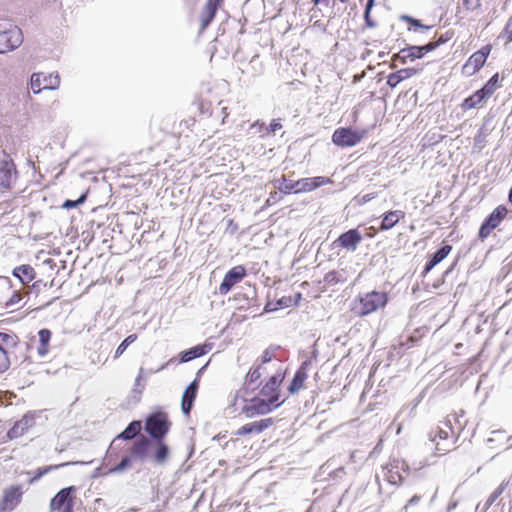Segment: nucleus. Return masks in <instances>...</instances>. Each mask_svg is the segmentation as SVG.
Here are the masks:
<instances>
[{"label":"nucleus","instance_id":"obj_1","mask_svg":"<svg viewBox=\"0 0 512 512\" xmlns=\"http://www.w3.org/2000/svg\"><path fill=\"white\" fill-rule=\"evenodd\" d=\"M171 423L165 412H154L146 420L144 429L149 437L141 435L123 456L119 463L107 468L103 475L121 474L133 467H143L150 463L154 466H165L170 459V448L163 441L170 430Z\"/></svg>","mask_w":512,"mask_h":512},{"label":"nucleus","instance_id":"obj_2","mask_svg":"<svg viewBox=\"0 0 512 512\" xmlns=\"http://www.w3.org/2000/svg\"><path fill=\"white\" fill-rule=\"evenodd\" d=\"M331 180L328 177L317 176L312 178H302L297 181L287 180L285 176L273 181L274 187L277 188L281 193L284 194H299L304 192H310L316 188L330 183Z\"/></svg>","mask_w":512,"mask_h":512},{"label":"nucleus","instance_id":"obj_3","mask_svg":"<svg viewBox=\"0 0 512 512\" xmlns=\"http://www.w3.org/2000/svg\"><path fill=\"white\" fill-rule=\"evenodd\" d=\"M23 42V34L15 25L0 23V54L17 49Z\"/></svg>","mask_w":512,"mask_h":512},{"label":"nucleus","instance_id":"obj_4","mask_svg":"<svg viewBox=\"0 0 512 512\" xmlns=\"http://www.w3.org/2000/svg\"><path fill=\"white\" fill-rule=\"evenodd\" d=\"M388 302V296L385 292L371 291L359 297V307L357 313L361 316L369 315L380 308H383Z\"/></svg>","mask_w":512,"mask_h":512},{"label":"nucleus","instance_id":"obj_5","mask_svg":"<svg viewBox=\"0 0 512 512\" xmlns=\"http://www.w3.org/2000/svg\"><path fill=\"white\" fill-rule=\"evenodd\" d=\"M142 429V422L139 420L131 421L127 427L118 434L111 442L106 456L103 459V467L110 466L117 458V455L113 453L114 445L118 440L131 441L138 437Z\"/></svg>","mask_w":512,"mask_h":512},{"label":"nucleus","instance_id":"obj_6","mask_svg":"<svg viewBox=\"0 0 512 512\" xmlns=\"http://www.w3.org/2000/svg\"><path fill=\"white\" fill-rule=\"evenodd\" d=\"M445 42L446 39L442 35L436 42H429L422 46H408L406 48L401 49L399 53L393 57V60L399 61L401 64H405L407 60L413 61L415 59L422 58L426 53L433 51L440 44Z\"/></svg>","mask_w":512,"mask_h":512},{"label":"nucleus","instance_id":"obj_7","mask_svg":"<svg viewBox=\"0 0 512 512\" xmlns=\"http://www.w3.org/2000/svg\"><path fill=\"white\" fill-rule=\"evenodd\" d=\"M281 404L282 402H279L278 396H272L267 400L260 397H254L250 400L249 404L243 408V411L247 417L252 418L256 415H265L270 413Z\"/></svg>","mask_w":512,"mask_h":512},{"label":"nucleus","instance_id":"obj_8","mask_svg":"<svg viewBox=\"0 0 512 512\" xmlns=\"http://www.w3.org/2000/svg\"><path fill=\"white\" fill-rule=\"evenodd\" d=\"M18 172L11 156L5 151L0 152V187L11 189L16 182Z\"/></svg>","mask_w":512,"mask_h":512},{"label":"nucleus","instance_id":"obj_9","mask_svg":"<svg viewBox=\"0 0 512 512\" xmlns=\"http://www.w3.org/2000/svg\"><path fill=\"white\" fill-rule=\"evenodd\" d=\"M60 86V76L58 73L44 75L43 73H33L30 78V88L34 94H39L42 90H56Z\"/></svg>","mask_w":512,"mask_h":512},{"label":"nucleus","instance_id":"obj_10","mask_svg":"<svg viewBox=\"0 0 512 512\" xmlns=\"http://www.w3.org/2000/svg\"><path fill=\"white\" fill-rule=\"evenodd\" d=\"M74 486H69L61 489L50 502V509L52 512H73V493Z\"/></svg>","mask_w":512,"mask_h":512},{"label":"nucleus","instance_id":"obj_11","mask_svg":"<svg viewBox=\"0 0 512 512\" xmlns=\"http://www.w3.org/2000/svg\"><path fill=\"white\" fill-rule=\"evenodd\" d=\"M507 212V208L503 205L496 207L482 223L478 233L479 238H487L491 232L500 225L502 220L506 217Z\"/></svg>","mask_w":512,"mask_h":512},{"label":"nucleus","instance_id":"obj_12","mask_svg":"<svg viewBox=\"0 0 512 512\" xmlns=\"http://www.w3.org/2000/svg\"><path fill=\"white\" fill-rule=\"evenodd\" d=\"M362 136L361 133L349 127H341L334 131L332 142L340 147H353L361 141Z\"/></svg>","mask_w":512,"mask_h":512},{"label":"nucleus","instance_id":"obj_13","mask_svg":"<svg viewBox=\"0 0 512 512\" xmlns=\"http://www.w3.org/2000/svg\"><path fill=\"white\" fill-rule=\"evenodd\" d=\"M22 496L23 490L20 484L6 488L0 501V512L14 510L20 504Z\"/></svg>","mask_w":512,"mask_h":512},{"label":"nucleus","instance_id":"obj_14","mask_svg":"<svg viewBox=\"0 0 512 512\" xmlns=\"http://www.w3.org/2000/svg\"><path fill=\"white\" fill-rule=\"evenodd\" d=\"M38 414L35 411H29L23 417L16 421L12 428L7 432V437L10 440L17 439L23 436L31 427L35 425Z\"/></svg>","mask_w":512,"mask_h":512},{"label":"nucleus","instance_id":"obj_15","mask_svg":"<svg viewBox=\"0 0 512 512\" xmlns=\"http://www.w3.org/2000/svg\"><path fill=\"white\" fill-rule=\"evenodd\" d=\"M246 276V270L242 265L231 268L224 276L219 286V293L226 295L237 283Z\"/></svg>","mask_w":512,"mask_h":512},{"label":"nucleus","instance_id":"obj_16","mask_svg":"<svg viewBox=\"0 0 512 512\" xmlns=\"http://www.w3.org/2000/svg\"><path fill=\"white\" fill-rule=\"evenodd\" d=\"M362 240V234L358 229L354 228L342 233L334 243L348 251L354 252Z\"/></svg>","mask_w":512,"mask_h":512},{"label":"nucleus","instance_id":"obj_17","mask_svg":"<svg viewBox=\"0 0 512 512\" xmlns=\"http://www.w3.org/2000/svg\"><path fill=\"white\" fill-rule=\"evenodd\" d=\"M385 469L387 470L385 474L387 481L393 485H399L404 479L401 471L406 473L409 467L404 460H393Z\"/></svg>","mask_w":512,"mask_h":512},{"label":"nucleus","instance_id":"obj_18","mask_svg":"<svg viewBox=\"0 0 512 512\" xmlns=\"http://www.w3.org/2000/svg\"><path fill=\"white\" fill-rule=\"evenodd\" d=\"M199 389V381L198 379H194L185 389L183 395H182V401H181V410L183 414L189 415L192 408L194 401L197 396V392Z\"/></svg>","mask_w":512,"mask_h":512},{"label":"nucleus","instance_id":"obj_19","mask_svg":"<svg viewBox=\"0 0 512 512\" xmlns=\"http://www.w3.org/2000/svg\"><path fill=\"white\" fill-rule=\"evenodd\" d=\"M273 424L272 418H265L259 421L249 422L236 431L237 436H245L248 434H259L269 428Z\"/></svg>","mask_w":512,"mask_h":512},{"label":"nucleus","instance_id":"obj_20","mask_svg":"<svg viewBox=\"0 0 512 512\" xmlns=\"http://www.w3.org/2000/svg\"><path fill=\"white\" fill-rule=\"evenodd\" d=\"M311 366V360H305L301 364L289 385L288 390L291 394L297 393L303 387L304 381L307 379L308 376V370L310 369Z\"/></svg>","mask_w":512,"mask_h":512},{"label":"nucleus","instance_id":"obj_21","mask_svg":"<svg viewBox=\"0 0 512 512\" xmlns=\"http://www.w3.org/2000/svg\"><path fill=\"white\" fill-rule=\"evenodd\" d=\"M447 437L448 433L440 427L429 433V440L435 445L438 455H445L448 451Z\"/></svg>","mask_w":512,"mask_h":512},{"label":"nucleus","instance_id":"obj_22","mask_svg":"<svg viewBox=\"0 0 512 512\" xmlns=\"http://www.w3.org/2000/svg\"><path fill=\"white\" fill-rule=\"evenodd\" d=\"M222 0H207L201 12V31L205 30L214 19Z\"/></svg>","mask_w":512,"mask_h":512},{"label":"nucleus","instance_id":"obj_23","mask_svg":"<svg viewBox=\"0 0 512 512\" xmlns=\"http://www.w3.org/2000/svg\"><path fill=\"white\" fill-rule=\"evenodd\" d=\"M210 349H211L210 344H204V345H196L192 348L184 350L179 354V362L186 363V362H189L196 358H199V357L207 354L210 351Z\"/></svg>","mask_w":512,"mask_h":512},{"label":"nucleus","instance_id":"obj_24","mask_svg":"<svg viewBox=\"0 0 512 512\" xmlns=\"http://www.w3.org/2000/svg\"><path fill=\"white\" fill-rule=\"evenodd\" d=\"M283 380V375L281 373H277L271 376L268 381L264 384V386L260 390V395L270 398L272 396H278L277 389L279 388L281 382Z\"/></svg>","mask_w":512,"mask_h":512},{"label":"nucleus","instance_id":"obj_25","mask_svg":"<svg viewBox=\"0 0 512 512\" xmlns=\"http://www.w3.org/2000/svg\"><path fill=\"white\" fill-rule=\"evenodd\" d=\"M418 73L415 68H404L394 73H390L387 77V85L391 88H395L400 82L406 80Z\"/></svg>","mask_w":512,"mask_h":512},{"label":"nucleus","instance_id":"obj_26","mask_svg":"<svg viewBox=\"0 0 512 512\" xmlns=\"http://www.w3.org/2000/svg\"><path fill=\"white\" fill-rule=\"evenodd\" d=\"M14 277L19 279L21 284L26 285L35 278V270L28 264L15 267L12 271Z\"/></svg>","mask_w":512,"mask_h":512},{"label":"nucleus","instance_id":"obj_27","mask_svg":"<svg viewBox=\"0 0 512 512\" xmlns=\"http://www.w3.org/2000/svg\"><path fill=\"white\" fill-rule=\"evenodd\" d=\"M485 61H483L480 56L476 53H473L467 62L462 67V73L464 75L470 76L475 74L480 68L484 65Z\"/></svg>","mask_w":512,"mask_h":512},{"label":"nucleus","instance_id":"obj_28","mask_svg":"<svg viewBox=\"0 0 512 512\" xmlns=\"http://www.w3.org/2000/svg\"><path fill=\"white\" fill-rule=\"evenodd\" d=\"M51 331L47 328L40 329L38 332L39 336V346L37 348V353L39 357H45L49 352V342L51 339Z\"/></svg>","mask_w":512,"mask_h":512},{"label":"nucleus","instance_id":"obj_29","mask_svg":"<svg viewBox=\"0 0 512 512\" xmlns=\"http://www.w3.org/2000/svg\"><path fill=\"white\" fill-rule=\"evenodd\" d=\"M448 256V245H443L435 253L432 254L429 261L426 263L424 273H428L437 264L444 260Z\"/></svg>","mask_w":512,"mask_h":512},{"label":"nucleus","instance_id":"obj_30","mask_svg":"<svg viewBox=\"0 0 512 512\" xmlns=\"http://www.w3.org/2000/svg\"><path fill=\"white\" fill-rule=\"evenodd\" d=\"M487 99L488 98L484 94H482V91L479 89L476 92H474L471 96L464 99V101L461 104V107L464 110L472 109L483 104Z\"/></svg>","mask_w":512,"mask_h":512},{"label":"nucleus","instance_id":"obj_31","mask_svg":"<svg viewBox=\"0 0 512 512\" xmlns=\"http://www.w3.org/2000/svg\"><path fill=\"white\" fill-rule=\"evenodd\" d=\"M401 216H403V212L400 210L387 212L382 219L380 228L382 230L393 228L399 222Z\"/></svg>","mask_w":512,"mask_h":512},{"label":"nucleus","instance_id":"obj_32","mask_svg":"<svg viewBox=\"0 0 512 512\" xmlns=\"http://www.w3.org/2000/svg\"><path fill=\"white\" fill-rule=\"evenodd\" d=\"M18 342L19 338L17 335L0 332V352H8L6 348L16 347Z\"/></svg>","mask_w":512,"mask_h":512},{"label":"nucleus","instance_id":"obj_33","mask_svg":"<svg viewBox=\"0 0 512 512\" xmlns=\"http://www.w3.org/2000/svg\"><path fill=\"white\" fill-rule=\"evenodd\" d=\"M498 87L499 75L496 73L485 83V85L480 90L482 91V94H484L489 99Z\"/></svg>","mask_w":512,"mask_h":512},{"label":"nucleus","instance_id":"obj_34","mask_svg":"<svg viewBox=\"0 0 512 512\" xmlns=\"http://www.w3.org/2000/svg\"><path fill=\"white\" fill-rule=\"evenodd\" d=\"M70 464H83V462H68V463H62L60 465H51V466H46L44 468H40L37 470L36 474L32 478L29 479L28 483L33 484L36 481H38L43 475L47 474L48 472L58 469L59 467H63V466L70 465Z\"/></svg>","mask_w":512,"mask_h":512},{"label":"nucleus","instance_id":"obj_35","mask_svg":"<svg viewBox=\"0 0 512 512\" xmlns=\"http://www.w3.org/2000/svg\"><path fill=\"white\" fill-rule=\"evenodd\" d=\"M136 340H137L136 334H130L128 337H126L117 347L115 354H114V358L115 359L119 358L124 353V351L128 348V346L131 345L132 343H134Z\"/></svg>","mask_w":512,"mask_h":512},{"label":"nucleus","instance_id":"obj_36","mask_svg":"<svg viewBox=\"0 0 512 512\" xmlns=\"http://www.w3.org/2000/svg\"><path fill=\"white\" fill-rule=\"evenodd\" d=\"M262 369H263L262 364H260L248 372V374L246 376V380L250 385L255 383L256 381H258L261 378Z\"/></svg>","mask_w":512,"mask_h":512},{"label":"nucleus","instance_id":"obj_37","mask_svg":"<svg viewBox=\"0 0 512 512\" xmlns=\"http://www.w3.org/2000/svg\"><path fill=\"white\" fill-rule=\"evenodd\" d=\"M507 484L502 482L492 493L491 495L489 496V498L487 499V502H486V506H491L495 501L496 499L503 493V491L505 490Z\"/></svg>","mask_w":512,"mask_h":512},{"label":"nucleus","instance_id":"obj_38","mask_svg":"<svg viewBox=\"0 0 512 512\" xmlns=\"http://www.w3.org/2000/svg\"><path fill=\"white\" fill-rule=\"evenodd\" d=\"M402 20L408 22L410 25L416 27V28H419L423 31H426V30H429L431 29V26H426V25H423L418 19H415L411 16H408V15H403L401 17Z\"/></svg>","mask_w":512,"mask_h":512},{"label":"nucleus","instance_id":"obj_39","mask_svg":"<svg viewBox=\"0 0 512 512\" xmlns=\"http://www.w3.org/2000/svg\"><path fill=\"white\" fill-rule=\"evenodd\" d=\"M8 352H0V373L6 372L10 367Z\"/></svg>","mask_w":512,"mask_h":512},{"label":"nucleus","instance_id":"obj_40","mask_svg":"<svg viewBox=\"0 0 512 512\" xmlns=\"http://www.w3.org/2000/svg\"><path fill=\"white\" fill-rule=\"evenodd\" d=\"M86 199V196L85 195H81L77 200H66L62 207L65 208V209H70V208H74L80 204H82Z\"/></svg>","mask_w":512,"mask_h":512},{"label":"nucleus","instance_id":"obj_41","mask_svg":"<svg viewBox=\"0 0 512 512\" xmlns=\"http://www.w3.org/2000/svg\"><path fill=\"white\" fill-rule=\"evenodd\" d=\"M503 36L506 37L507 43L512 42V16L508 19L504 27Z\"/></svg>","mask_w":512,"mask_h":512},{"label":"nucleus","instance_id":"obj_42","mask_svg":"<svg viewBox=\"0 0 512 512\" xmlns=\"http://www.w3.org/2000/svg\"><path fill=\"white\" fill-rule=\"evenodd\" d=\"M21 294L18 291H13L12 295L9 297V299L5 302V307L9 308L21 300Z\"/></svg>","mask_w":512,"mask_h":512},{"label":"nucleus","instance_id":"obj_43","mask_svg":"<svg viewBox=\"0 0 512 512\" xmlns=\"http://www.w3.org/2000/svg\"><path fill=\"white\" fill-rule=\"evenodd\" d=\"M282 128L280 119H273L269 126L265 128V133H275L277 130Z\"/></svg>","mask_w":512,"mask_h":512},{"label":"nucleus","instance_id":"obj_44","mask_svg":"<svg viewBox=\"0 0 512 512\" xmlns=\"http://www.w3.org/2000/svg\"><path fill=\"white\" fill-rule=\"evenodd\" d=\"M324 280L328 284H337L340 281L339 273L336 271H330L325 275Z\"/></svg>","mask_w":512,"mask_h":512},{"label":"nucleus","instance_id":"obj_45","mask_svg":"<svg viewBox=\"0 0 512 512\" xmlns=\"http://www.w3.org/2000/svg\"><path fill=\"white\" fill-rule=\"evenodd\" d=\"M265 128H267V126H265V123L264 122H259V121H256L255 123H253L251 126H250V130L254 131V133H261L263 136L265 133Z\"/></svg>","mask_w":512,"mask_h":512},{"label":"nucleus","instance_id":"obj_46","mask_svg":"<svg viewBox=\"0 0 512 512\" xmlns=\"http://www.w3.org/2000/svg\"><path fill=\"white\" fill-rule=\"evenodd\" d=\"M463 5L468 10H475L480 6V0H463Z\"/></svg>","mask_w":512,"mask_h":512},{"label":"nucleus","instance_id":"obj_47","mask_svg":"<svg viewBox=\"0 0 512 512\" xmlns=\"http://www.w3.org/2000/svg\"><path fill=\"white\" fill-rule=\"evenodd\" d=\"M448 274V270H446L443 275H442V278L440 280H437V281H434L433 283H427V287H430L431 289H434V290H437L440 288V286H442L444 284V277L445 275Z\"/></svg>","mask_w":512,"mask_h":512},{"label":"nucleus","instance_id":"obj_48","mask_svg":"<svg viewBox=\"0 0 512 512\" xmlns=\"http://www.w3.org/2000/svg\"><path fill=\"white\" fill-rule=\"evenodd\" d=\"M491 51L490 46H484L479 51L475 52L480 58L486 62L487 57L489 56Z\"/></svg>","mask_w":512,"mask_h":512},{"label":"nucleus","instance_id":"obj_49","mask_svg":"<svg viewBox=\"0 0 512 512\" xmlns=\"http://www.w3.org/2000/svg\"><path fill=\"white\" fill-rule=\"evenodd\" d=\"M142 374L143 368H140L139 374L135 379V390L139 392H142V390L144 389V384H141Z\"/></svg>","mask_w":512,"mask_h":512},{"label":"nucleus","instance_id":"obj_50","mask_svg":"<svg viewBox=\"0 0 512 512\" xmlns=\"http://www.w3.org/2000/svg\"><path fill=\"white\" fill-rule=\"evenodd\" d=\"M370 13L371 12L364 11L365 24L369 28H374V27H376V22L371 19Z\"/></svg>","mask_w":512,"mask_h":512},{"label":"nucleus","instance_id":"obj_51","mask_svg":"<svg viewBox=\"0 0 512 512\" xmlns=\"http://www.w3.org/2000/svg\"><path fill=\"white\" fill-rule=\"evenodd\" d=\"M274 357V354L270 349H266L262 355V364L270 362Z\"/></svg>","mask_w":512,"mask_h":512},{"label":"nucleus","instance_id":"obj_52","mask_svg":"<svg viewBox=\"0 0 512 512\" xmlns=\"http://www.w3.org/2000/svg\"><path fill=\"white\" fill-rule=\"evenodd\" d=\"M0 287L6 288V289H11V287H12L11 279L6 276H0Z\"/></svg>","mask_w":512,"mask_h":512},{"label":"nucleus","instance_id":"obj_53","mask_svg":"<svg viewBox=\"0 0 512 512\" xmlns=\"http://www.w3.org/2000/svg\"><path fill=\"white\" fill-rule=\"evenodd\" d=\"M290 302H291V298H287V297H282L281 299H279L276 304H277V307L278 308H283V307H288L290 305Z\"/></svg>","mask_w":512,"mask_h":512},{"label":"nucleus","instance_id":"obj_54","mask_svg":"<svg viewBox=\"0 0 512 512\" xmlns=\"http://www.w3.org/2000/svg\"><path fill=\"white\" fill-rule=\"evenodd\" d=\"M420 499H421V497H420V496H418V495H414L411 499H409V501L407 502V504L404 506V508H403V509H404V510H407V509H408V507H410V506H414V505L418 504V503H419V501H420Z\"/></svg>","mask_w":512,"mask_h":512},{"label":"nucleus","instance_id":"obj_55","mask_svg":"<svg viewBox=\"0 0 512 512\" xmlns=\"http://www.w3.org/2000/svg\"><path fill=\"white\" fill-rule=\"evenodd\" d=\"M277 309H278L277 304H273V303H271V302H268V303L265 305V308H264V310H265L266 312H272V311H275V310H277Z\"/></svg>","mask_w":512,"mask_h":512},{"label":"nucleus","instance_id":"obj_56","mask_svg":"<svg viewBox=\"0 0 512 512\" xmlns=\"http://www.w3.org/2000/svg\"><path fill=\"white\" fill-rule=\"evenodd\" d=\"M228 227L227 229H230L231 228V233H234L237 229H238V226L237 224L234 223V221L232 219H229L228 221Z\"/></svg>","mask_w":512,"mask_h":512},{"label":"nucleus","instance_id":"obj_57","mask_svg":"<svg viewBox=\"0 0 512 512\" xmlns=\"http://www.w3.org/2000/svg\"><path fill=\"white\" fill-rule=\"evenodd\" d=\"M373 198H374V195H373V194H365V195L361 198L360 202H361V203H363V204H365V203L369 202L370 200H372Z\"/></svg>","mask_w":512,"mask_h":512},{"label":"nucleus","instance_id":"obj_58","mask_svg":"<svg viewBox=\"0 0 512 512\" xmlns=\"http://www.w3.org/2000/svg\"><path fill=\"white\" fill-rule=\"evenodd\" d=\"M312 3L314 5H319V4H323L325 6H329L330 5V0H312Z\"/></svg>","mask_w":512,"mask_h":512},{"label":"nucleus","instance_id":"obj_59","mask_svg":"<svg viewBox=\"0 0 512 512\" xmlns=\"http://www.w3.org/2000/svg\"><path fill=\"white\" fill-rule=\"evenodd\" d=\"M374 1L375 0H367L366 6H365V11L371 12V10L374 6Z\"/></svg>","mask_w":512,"mask_h":512},{"label":"nucleus","instance_id":"obj_60","mask_svg":"<svg viewBox=\"0 0 512 512\" xmlns=\"http://www.w3.org/2000/svg\"><path fill=\"white\" fill-rule=\"evenodd\" d=\"M511 447H512V436H509V437H507L506 444H505V446L502 449L503 450H507V449H509Z\"/></svg>","mask_w":512,"mask_h":512},{"label":"nucleus","instance_id":"obj_61","mask_svg":"<svg viewBox=\"0 0 512 512\" xmlns=\"http://www.w3.org/2000/svg\"><path fill=\"white\" fill-rule=\"evenodd\" d=\"M485 135L482 134V129L479 130L478 135L475 137L476 143H481Z\"/></svg>","mask_w":512,"mask_h":512},{"label":"nucleus","instance_id":"obj_62","mask_svg":"<svg viewBox=\"0 0 512 512\" xmlns=\"http://www.w3.org/2000/svg\"><path fill=\"white\" fill-rule=\"evenodd\" d=\"M168 365H169V362L164 363L155 372H158V371L166 369L168 367Z\"/></svg>","mask_w":512,"mask_h":512},{"label":"nucleus","instance_id":"obj_63","mask_svg":"<svg viewBox=\"0 0 512 512\" xmlns=\"http://www.w3.org/2000/svg\"><path fill=\"white\" fill-rule=\"evenodd\" d=\"M508 199H509L510 202H512V186H511V189L509 191Z\"/></svg>","mask_w":512,"mask_h":512},{"label":"nucleus","instance_id":"obj_64","mask_svg":"<svg viewBox=\"0 0 512 512\" xmlns=\"http://www.w3.org/2000/svg\"><path fill=\"white\" fill-rule=\"evenodd\" d=\"M493 434H495V435H497L499 437L503 436V433L500 432V431H494Z\"/></svg>","mask_w":512,"mask_h":512}]
</instances>
